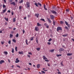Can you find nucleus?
I'll return each mask as SVG.
<instances>
[{
	"mask_svg": "<svg viewBox=\"0 0 74 74\" xmlns=\"http://www.w3.org/2000/svg\"><path fill=\"white\" fill-rule=\"evenodd\" d=\"M44 9L46 11H47V9L45 8V5H44Z\"/></svg>",
	"mask_w": 74,
	"mask_h": 74,
	"instance_id": "5701e85b",
	"label": "nucleus"
},
{
	"mask_svg": "<svg viewBox=\"0 0 74 74\" xmlns=\"http://www.w3.org/2000/svg\"><path fill=\"white\" fill-rule=\"evenodd\" d=\"M3 12L2 13H4V12H5L6 11V8L5 9L3 10Z\"/></svg>",
	"mask_w": 74,
	"mask_h": 74,
	"instance_id": "4be33fe9",
	"label": "nucleus"
},
{
	"mask_svg": "<svg viewBox=\"0 0 74 74\" xmlns=\"http://www.w3.org/2000/svg\"><path fill=\"white\" fill-rule=\"evenodd\" d=\"M56 56H57V57H59V56H62V55L60 54V55H58V54H57L56 55Z\"/></svg>",
	"mask_w": 74,
	"mask_h": 74,
	"instance_id": "412c9836",
	"label": "nucleus"
},
{
	"mask_svg": "<svg viewBox=\"0 0 74 74\" xmlns=\"http://www.w3.org/2000/svg\"><path fill=\"white\" fill-rule=\"evenodd\" d=\"M43 70H44V71H47V70H45V68H43Z\"/></svg>",
	"mask_w": 74,
	"mask_h": 74,
	"instance_id": "ea45409f",
	"label": "nucleus"
},
{
	"mask_svg": "<svg viewBox=\"0 0 74 74\" xmlns=\"http://www.w3.org/2000/svg\"><path fill=\"white\" fill-rule=\"evenodd\" d=\"M15 49L16 51H17V47H15Z\"/></svg>",
	"mask_w": 74,
	"mask_h": 74,
	"instance_id": "3c124183",
	"label": "nucleus"
},
{
	"mask_svg": "<svg viewBox=\"0 0 74 74\" xmlns=\"http://www.w3.org/2000/svg\"><path fill=\"white\" fill-rule=\"evenodd\" d=\"M35 31H36V32H38L39 30V29L38 28V27H35Z\"/></svg>",
	"mask_w": 74,
	"mask_h": 74,
	"instance_id": "20e7f679",
	"label": "nucleus"
},
{
	"mask_svg": "<svg viewBox=\"0 0 74 74\" xmlns=\"http://www.w3.org/2000/svg\"><path fill=\"white\" fill-rule=\"evenodd\" d=\"M50 17L51 18V19H53V18H55V17L54 16H53V15H51Z\"/></svg>",
	"mask_w": 74,
	"mask_h": 74,
	"instance_id": "f8f14e48",
	"label": "nucleus"
},
{
	"mask_svg": "<svg viewBox=\"0 0 74 74\" xmlns=\"http://www.w3.org/2000/svg\"><path fill=\"white\" fill-rule=\"evenodd\" d=\"M6 7V6L5 5H3V8H5Z\"/></svg>",
	"mask_w": 74,
	"mask_h": 74,
	"instance_id": "4c0bfd02",
	"label": "nucleus"
},
{
	"mask_svg": "<svg viewBox=\"0 0 74 74\" xmlns=\"http://www.w3.org/2000/svg\"><path fill=\"white\" fill-rule=\"evenodd\" d=\"M28 54H29V55H32V53H31L30 52H29Z\"/></svg>",
	"mask_w": 74,
	"mask_h": 74,
	"instance_id": "37998d69",
	"label": "nucleus"
},
{
	"mask_svg": "<svg viewBox=\"0 0 74 74\" xmlns=\"http://www.w3.org/2000/svg\"><path fill=\"white\" fill-rule=\"evenodd\" d=\"M27 56L28 57H29V58H30V55H27Z\"/></svg>",
	"mask_w": 74,
	"mask_h": 74,
	"instance_id": "052dcab7",
	"label": "nucleus"
},
{
	"mask_svg": "<svg viewBox=\"0 0 74 74\" xmlns=\"http://www.w3.org/2000/svg\"><path fill=\"white\" fill-rule=\"evenodd\" d=\"M60 24H63V22L62 21H60Z\"/></svg>",
	"mask_w": 74,
	"mask_h": 74,
	"instance_id": "c9c22d12",
	"label": "nucleus"
},
{
	"mask_svg": "<svg viewBox=\"0 0 74 74\" xmlns=\"http://www.w3.org/2000/svg\"><path fill=\"white\" fill-rule=\"evenodd\" d=\"M71 40H72V41H74V39L73 38H72L71 39Z\"/></svg>",
	"mask_w": 74,
	"mask_h": 74,
	"instance_id": "338daca9",
	"label": "nucleus"
},
{
	"mask_svg": "<svg viewBox=\"0 0 74 74\" xmlns=\"http://www.w3.org/2000/svg\"><path fill=\"white\" fill-rule=\"evenodd\" d=\"M1 43H2V45H3V44L4 43V41H2V42H1Z\"/></svg>",
	"mask_w": 74,
	"mask_h": 74,
	"instance_id": "49530a36",
	"label": "nucleus"
},
{
	"mask_svg": "<svg viewBox=\"0 0 74 74\" xmlns=\"http://www.w3.org/2000/svg\"><path fill=\"white\" fill-rule=\"evenodd\" d=\"M8 44H11V40H10L8 42Z\"/></svg>",
	"mask_w": 74,
	"mask_h": 74,
	"instance_id": "2f4dec72",
	"label": "nucleus"
},
{
	"mask_svg": "<svg viewBox=\"0 0 74 74\" xmlns=\"http://www.w3.org/2000/svg\"><path fill=\"white\" fill-rule=\"evenodd\" d=\"M50 52H51L52 53L53 52H54V49H53L52 50H50Z\"/></svg>",
	"mask_w": 74,
	"mask_h": 74,
	"instance_id": "a211bd4d",
	"label": "nucleus"
},
{
	"mask_svg": "<svg viewBox=\"0 0 74 74\" xmlns=\"http://www.w3.org/2000/svg\"><path fill=\"white\" fill-rule=\"evenodd\" d=\"M35 5L36 6V7H38V5H37V3H35Z\"/></svg>",
	"mask_w": 74,
	"mask_h": 74,
	"instance_id": "e433bc0d",
	"label": "nucleus"
},
{
	"mask_svg": "<svg viewBox=\"0 0 74 74\" xmlns=\"http://www.w3.org/2000/svg\"><path fill=\"white\" fill-rule=\"evenodd\" d=\"M24 19H26V17H25L24 18Z\"/></svg>",
	"mask_w": 74,
	"mask_h": 74,
	"instance_id": "774afa93",
	"label": "nucleus"
},
{
	"mask_svg": "<svg viewBox=\"0 0 74 74\" xmlns=\"http://www.w3.org/2000/svg\"><path fill=\"white\" fill-rule=\"evenodd\" d=\"M45 61L46 62H49V60H45Z\"/></svg>",
	"mask_w": 74,
	"mask_h": 74,
	"instance_id": "4d7b16f0",
	"label": "nucleus"
},
{
	"mask_svg": "<svg viewBox=\"0 0 74 74\" xmlns=\"http://www.w3.org/2000/svg\"><path fill=\"white\" fill-rule=\"evenodd\" d=\"M53 23L54 25H55V22H54V21H53Z\"/></svg>",
	"mask_w": 74,
	"mask_h": 74,
	"instance_id": "8fccbe9b",
	"label": "nucleus"
},
{
	"mask_svg": "<svg viewBox=\"0 0 74 74\" xmlns=\"http://www.w3.org/2000/svg\"><path fill=\"white\" fill-rule=\"evenodd\" d=\"M16 66L17 67H19V68H21V67L20 66H19V65H17Z\"/></svg>",
	"mask_w": 74,
	"mask_h": 74,
	"instance_id": "6e6d98bb",
	"label": "nucleus"
},
{
	"mask_svg": "<svg viewBox=\"0 0 74 74\" xmlns=\"http://www.w3.org/2000/svg\"><path fill=\"white\" fill-rule=\"evenodd\" d=\"M12 41L13 42H14L15 43L16 42V40L14 39H13L12 40Z\"/></svg>",
	"mask_w": 74,
	"mask_h": 74,
	"instance_id": "2eb2a0df",
	"label": "nucleus"
},
{
	"mask_svg": "<svg viewBox=\"0 0 74 74\" xmlns=\"http://www.w3.org/2000/svg\"><path fill=\"white\" fill-rule=\"evenodd\" d=\"M19 10H21V9H22V6H20L19 7Z\"/></svg>",
	"mask_w": 74,
	"mask_h": 74,
	"instance_id": "a19ab883",
	"label": "nucleus"
},
{
	"mask_svg": "<svg viewBox=\"0 0 74 74\" xmlns=\"http://www.w3.org/2000/svg\"><path fill=\"white\" fill-rule=\"evenodd\" d=\"M41 72L42 73H44V74H45V72L44 71H41Z\"/></svg>",
	"mask_w": 74,
	"mask_h": 74,
	"instance_id": "5fc2aeb1",
	"label": "nucleus"
},
{
	"mask_svg": "<svg viewBox=\"0 0 74 74\" xmlns=\"http://www.w3.org/2000/svg\"><path fill=\"white\" fill-rule=\"evenodd\" d=\"M58 74H61V72H58Z\"/></svg>",
	"mask_w": 74,
	"mask_h": 74,
	"instance_id": "603ef678",
	"label": "nucleus"
},
{
	"mask_svg": "<svg viewBox=\"0 0 74 74\" xmlns=\"http://www.w3.org/2000/svg\"><path fill=\"white\" fill-rule=\"evenodd\" d=\"M23 3V0H22L20 1L19 2V3Z\"/></svg>",
	"mask_w": 74,
	"mask_h": 74,
	"instance_id": "58836bf2",
	"label": "nucleus"
},
{
	"mask_svg": "<svg viewBox=\"0 0 74 74\" xmlns=\"http://www.w3.org/2000/svg\"><path fill=\"white\" fill-rule=\"evenodd\" d=\"M65 23L66 25H67L68 26V27H69V25L68 23H67V21H65Z\"/></svg>",
	"mask_w": 74,
	"mask_h": 74,
	"instance_id": "1a4fd4ad",
	"label": "nucleus"
},
{
	"mask_svg": "<svg viewBox=\"0 0 74 74\" xmlns=\"http://www.w3.org/2000/svg\"><path fill=\"white\" fill-rule=\"evenodd\" d=\"M13 37V35L12 34H10V38H11Z\"/></svg>",
	"mask_w": 74,
	"mask_h": 74,
	"instance_id": "393cba45",
	"label": "nucleus"
},
{
	"mask_svg": "<svg viewBox=\"0 0 74 74\" xmlns=\"http://www.w3.org/2000/svg\"><path fill=\"white\" fill-rule=\"evenodd\" d=\"M47 65L48 66H50V64H49L48 63L47 64Z\"/></svg>",
	"mask_w": 74,
	"mask_h": 74,
	"instance_id": "0e129e2a",
	"label": "nucleus"
},
{
	"mask_svg": "<svg viewBox=\"0 0 74 74\" xmlns=\"http://www.w3.org/2000/svg\"><path fill=\"white\" fill-rule=\"evenodd\" d=\"M65 28L66 29H67V30L68 29V27H65Z\"/></svg>",
	"mask_w": 74,
	"mask_h": 74,
	"instance_id": "de8ad7c7",
	"label": "nucleus"
},
{
	"mask_svg": "<svg viewBox=\"0 0 74 74\" xmlns=\"http://www.w3.org/2000/svg\"><path fill=\"white\" fill-rule=\"evenodd\" d=\"M37 25L38 26H41V24H40L39 23H38L37 24Z\"/></svg>",
	"mask_w": 74,
	"mask_h": 74,
	"instance_id": "aec40b11",
	"label": "nucleus"
},
{
	"mask_svg": "<svg viewBox=\"0 0 74 74\" xmlns=\"http://www.w3.org/2000/svg\"><path fill=\"white\" fill-rule=\"evenodd\" d=\"M31 41H32L33 40V37H32L31 38Z\"/></svg>",
	"mask_w": 74,
	"mask_h": 74,
	"instance_id": "a18cd8bd",
	"label": "nucleus"
},
{
	"mask_svg": "<svg viewBox=\"0 0 74 74\" xmlns=\"http://www.w3.org/2000/svg\"><path fill=\"white\" fill-rule=\"evenodd\" d=\"M40 64H38L37 65V67L38 69L40 68Z\"/></svg>",
	"mask_w": 74,
	"mask_h": 74,
	"instance_id": "4468645a",
	"label": "nucleus"
},
{
	"mask_svg": "<svg viewBox=\"0 0 74 74\" xmlns=\"http://www.w3.org/2000/svg\"><path fill=\"white\" fill-rule=\"evenodd\" d=\"M64 49H63V48H60L59 49V51L60 52H61V51H64Z\"/></svg>",
	"mask_w": 74,
	"mask_h": 74,
	"instance_id": "39448f33",
	"label": "nucleus"
},
{
	"mask_svg": "<svg viewBox=\"0 0 74 74\" xmlns=\"http://www.w3.org/2000/svg\"><path fill=\"white\" fill-rule=\"evenodd\" d=\"M18 52L19 54H21V55L23 54V51H18Z\"/></svg>",
	"mask_w": 74,
	"mask_h": 74,
	"instance_id": "ddd939ff",
	"label": "nucleus"
},
{
	"mask_svg": "<svg viewBox=\"0 0 74 74\" xmlns=\"http://www.w3.org/2000/svg\"><path fill=\"white\" fill-rule=\"evenodd\" d=\"M59 30H62V29L61 27H57V31L58 32Z\"/></svg>",
	"mask_w": 74,
	"mask_h": 74,
	"instance_id": "f03ea898",
	"label": "nucleus"
},
{
	"mask_svg": "<svg viewBox=\"0 0 74 74\" xmlns=\"http://www.w3.org/2000/svg\"><path fill=\"white\" fill-rule=\"evenodd\" d=\"M11 4H12L13 5H15L16 4L15 3V2H12L10 3Z\"/></svg>",
	"mask_w": 74,
	"mask_h": 74,
	"instance_id": "9d476101",
	"label": "nucleus"
},
{
	"mask_svg": "<svg viewBox=\"0 0 74 74\" xmlns=\"http://www.w3.org/2000/svg\"><path fill=\"white\" fill-rule=\"evenodd\" d=\"M20 62V61L19 60H18V58H17L16 59V61H15V63H19Z\"/></svg>",
	"mask_w": 74,
	"mask_h": 74,
	"instance_id": "423d86ee",
	"label": "nucleus"
},
{
	"mask_svg": "<svg viewBox=\"0 0 74 74\" xmlns=\"http://www.w3.org/2000/svg\"><path fill=\"white\" fill-rule=\"evenodd\" d=\"M40 20H41V21H42L45 22V20H44V18L40 19Z\"/></svg>",
	"mask_w": 74,
	"mask_h": 74,
	"instance_id": "c756f323",
	"label": "nucleus"
},
{
	"mask_svg": "<svg viewBox=\"0 0 74 74\" xmlns=\"http://www.w3.org/2000/svg\"><path fill=\"white\" fill-rule=\"evenodd\" d=\"M43 59L44 60H45V59H47V58H46V57H45V56H43Z\"/></svg>",
	"mask_w": 74,
	"mask_h": 74,
	"instance_id": "dca6fc26",
	"label": "nucleus"
},
{
	"mask_svg": "<svg viewBox=\"0 0 74 74\" xmlns=\"http://www.w3.org/2000/svg\"><path fill=\"white\" fill-rule=\"evenodd\" d=\"M3 63H4V60H1L0 61V64H1Z\"/></svg>",
	"mask_w": 74,
	"mask_h": 74,
	"instance_id": "9b49d317",
	"label": "nucleus"
},
{
	"mask_svg": "<svg viewBox=\"0 0 74 74\" xmlns=\"http://www.w3.org/2000/svg\"><path fill=\"white\" fill-rule=\"evenodd\" d=\"M61 64L62 65V66H63V62H61Z\"/></svg>",
	"mask_w": 74,
	"mask_h": 74,
	"instance_id": "09e8293b",
	"label": "nucleus"
},
{
	"mask_svg": "<svg viewBox=\"0 0 74 74\" xmlns=\"http://www.w3.org/2000/svg\"><path fill=\"white\" fill-rule=\"evenodd\" d=\"M27 16H28V18H29L30 17V15H27Z\"/></svg>",
	"mask_w": 74,
	"mask_h": 74,
	"instance_id": "680f3d73",
	"label": "nucleus"
},
{
	"mask_svg": "<svg viewBox=\"0 0 74 74\" xmlns=\"http://www.w3.org/2000/svg\"><path fill=\"white\" fill-rule=\"evenodd\" d=\"M15 19H16V18H15L13 19V22H15Z\"/></svg>",
	"mask_w": 74,
	"mask_h": 74,
	"instance_id": "79ce46f5",
	"label": "nucleus"
},
{
	"mask_svg": "<svg viewBox=\"0 0 74 74\" xmlns=\"http://www.w3.org/2000/svg\"><path fill=\"white\" fill-rule=\"evenodd\" d=\"M5 19L6 20V21H8V18H6L5 17Z\"/></svg>",
	"mask_w": 74,
	"mask_h": 74,
	"instance_id": "cd10ccee",
	"label": "nucleus"
},
{
	"mask_svg": "<svg viewBox=\"0 0 74 74\" xmlns=\"http://www.w3.org/2000/svg\"><path fill=\"white\" fill-rule=\"evenodd\" d=\"M25 7H27L28 8L30 7V3L27 2H26V3L25 5Z\"/></svg>",
	"mask_w": 74,
	"mask_h": 74,
	"instance_id": "f257e3e1",
	"label": "nucleus"
},
{
	"mask_svg": "<svg viewBox=\"0 0 74 74\" xmlns=\"http://www.w3.org/2000/svg\"><path fill=\"white\" fill-rule=\"evenodd\" d=\"M47 44H48V45H51V42H47Z\"/></svg>",
	"mask_w": 74,
	"mask_h": 74,
	"instance_id": "c03bdc74",
	"label": "nucleus"
},
{
	"mask_svg": "<svg viewBox=\"0 0 74 74\" xmlns=\"http://www.w3.org/2000/svg\"><path fill=\"white\" fill-rule=\"evenodd\" d=\"M40 15L39 14H35V16H36L37 18H38V16Z\"/></svg>",
	"mask_w": 74,
	"mask_h": 74,
	"instance_id": "6e6552de",
	"label": "nucleus"
},
{
	"mask_svg": "<svg viewBox=\"0 0 74 74\" xmlns=\"http://www.w3.org/2000/svg\"><path fill=\"white\" fill-rule=\"evenodd\" d=\"M38 5H40V6L41 7V6L42 5H41V4L40 3H39V2H38Z\"/></svg>",
	"mask_w": 74,
	"mask_h": 74,
	"instance_id": "b1692460",
	"label": "nucleus"
},
{
	"mask_svg": "<svg viewBox=\"0 0 74 74\" xmlns=\"http://www.w3.org/2000/svg\"><path fill=\"white\" fill-rule=\"evenodd\" d=\"M8 12H11V11H10V10H8Z\"/></svg>",
	"mask_w": 74,
	"mask_h": 74,
	"instance_id": "e2e57ef3",
	"label": "nucleus"
},
{
	"mask_svg": "<svg viewBox=\"0 0 74 74\" xmlns=\"http://www.w3.org/2000/svg\"><path fill=\"white\" fill-rule=\"evenodd\" d=\"M67 36V34H65V35H63L62 36H63V37H66Z\"/></svg>",
	"mask_w": 74,
	"mask_h": 74,
	"instance_id": "f704fd0d",
	"label": "nucleus"
},
{
	"mask_svg": "<svg viewBox=\"0 0 74 74\" xmlns=\"http://www.w3.org/2000/svg\"><path fill=\"white\" fill-rule=\"evenodd\" d=\"M27 40L26 39V44H27V45H28V43H27Z\"/></svg>",
	"mask_w": 74,
	"mask_h": 74,
	"instance_id": "473e14b6",
	"label": "nucleus"
},
{
	"mask_svg": "<svg viewBox=\"0 0 74 74\" xmlns=\"http://www.w3.org/2000/svg\"><path fill=\"white\" fill-rule=\"evenodd\" d=\"M12 52L13 53H14V48H12Z\"/></svg>",
	"mask_w": 74,
	"mask_h": 74,
	"instance_id": "c85d7f7f",
	"label": "nucleus"
},
{
	"mask_svg": "<svg viewBox=\"0 0 74 74\" xmlns=\"http://www.w3.org/2000/svg\"><path fill=\"white\" fill-rule=\"evenodd\" d=\"M12 15H14V12H12Z\"/></svg>",
	"mask_w": 74,
	"mask_h": 74,
	"instance_id": "bf43d9fd",
	"label": "nucleus"
},
{
	"mask_svg": "<svg viewBox=\"0 0 74 74\" xmlns=\"http://www.w3.org/2000/svg\"><path fill=\"white\" fill-rule=\"evenodd\" d=\"M29 65H30V66H32V63H29Z\"/></svg>",
	"mask_w": 74,
	"mask_h": 74,
	"instance_id": "13d9d810",
	"label": "nucleus"
},
{
	"mask_svg": "<svg viewBox=\"0 0 74 74\" xmlns=\"http://www.w3.org/2000/svg\"><path fill=\"white\" fill-rule=\"evenodd\" d=\"M12 0H10L9 1V2H12Z\"/></svg>",
	"mask_w": 74,
	"mask_h": 74,
	"instance_id": "69168bd1",
	"label": "nucleus"
},
{
	"mask_svg": "<svg viewBox=\"0 0 74 74\" xmlns=\"http://www.w3.org/2000/svg\"><path fill=\"white\" fill-rule=\"evenodd\" d=\"M51 40H52V39L50 38V39H49V40L48 41H49V42H50L51 41Z\"/></svg>",
	"mask_w": 74,
	"mask_h": 74,
	"instance_id": "72a5a7b5",
	"label": "nucleus"
},
{
	"mask_svg": "<svg viewBox=\"0 0 74 74\" xmlns=\"http://www.w3.org/2000/svg\"><path fill=\"white\" fill-rule=\"evenodd\" d=\"M50 11L54 14H57V12L56 11H55L54 10H50Z\"/></svg>",
	"mask_w": 74,
	"mask_h": 74,
	"instance_id": "7ed1b4c3",
	"label": "nucleus"
},
{
	"mask_svg": "<svg viewBox=\"0 0 74 74\" xmlns=\"http://www.w3.org/2000/svg\"><path fill=\"white\" fill-rule=\"evenodd\" d=\"M18 36H19V34L18 33H17L16 35V37H18Z\"/></svg>",
	"mask_w": 74,
	"mask_h": 74,
	"instance_id": "a878e982",
	"label": "nucleus"
},
{
	"mask_svg": "<svg viewBox=\"0 0 74 74\" xmlns=\"http://www.w3.org/2000/svg\"><path fill=\"white\" fill-rule=\"evenodd\" d=\"M45 26L47 27V28H49V26H48V25H47V24L46 23H45L44 24Z\"/></svg>",
	"mask_w": 74,
	"mask_h": 74,
	"instance_id": "0eeeda50",
	"label": "nucleus"
},
{
	"mask_svg": "<svg viewBox=\"0 0 74 74\" xmlns=\"http://www.w3.org/2000/svg\"><path fill=\"white\" fill-rule=\"evenodd\" d=\"M4 53L6 55H7V54H8V53H7V51L4 52Z\"/></svg>",
	"mask_w": 74,
	"mask_h": 74,
	"instance_id": "7c9ffc66",
	"label": "nucleus"
},
{
	"mask_svg": "<svg viewBox=\"0 0 74 74\" xmlns=\"http://www.w3.org/2000/svg\"><path fill=\"white\" fill-rule=\"evenodd\" d=\"M72 55V53H68L67 54V56H71Z\"/></svg>",
	"mask_w": 74,
	"mask_h": 74,
	"instance_id": "6ab92c4d",
	"label": "nucleus"
},
{
	"mask_svg": "<svg viewBox=\"0 0 74 74\" xmlns=\"http://www.w3.org/2000/svg\"><path fill=\"white\" fill-rule=\"evenodd\" d=\"M66 11H67V12H69V9H66Z\"/></svg>",
	"mask_w": 74,
	"mask_h": 74,
	"instance_id": "864d4df0",
	"label": "nucleus"
},
{
	"mask_svg": "<svg viewBox=\"0 0 74 74\" xmlns=\"http://www.w3.org/2000/svg\"><path fill=\"white\" fill-rule=\"evenodd\" d=\"M36 50H37V51H40V48H37L36 49Z\"/></svg>",
	"mask_w": 74,
	"mask_h": 74,
	"instance_id": "bb28decb",
	"label": "nucleus"
},
{
	"mask_svg": "<svg viewBox=\"0 0 74 74\" xmlns=\"http://www.w3.org/2000/svg\"><path fill=\"white\" fill-rule=\"evenodd\" d=\"M47 19L49 21V23H51V20L49 18H48Z\"/></svg>",
	"mask_w": 74,
	"mask_h": 74,
	"instance_id": "f3484780",
	"label": "nucleus"
}]
</instances>
